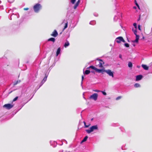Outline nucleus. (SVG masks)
I'll use <instances>...</instances> for the list:
<instances>
[{"label":"nucleus","mask_w":152,"mask_h":152,"mask_svg":"<svg viewBox=\"0 0 152 152\" xmlns=\"http://www.w3.org/2000/svg\"><path fill=\"white\" fill-rule=\"evenodd\" d=\"M119 57L120 58H121V59H122V56L120 54L119 55Z\"/></svg>","instance_id":"obj_47"},{"label":"nucleus","mask_w":152,"mask_h":152,"mask_svg":"<svg viewBox=\"0 0 152 152\" xmlns=\"http://www.w3.org/2000/svg\"><path fill=\"white\" fill-rule=\"evenodd\" d=\"M45 81L43 80H42L41 81V82L40 83V85L39 86V88H40L43 84L45 82Z\"/></svg>","instance_id":"obj_32"},{"label":"nucleus","mask_w":152,"mask_h":152,"mask_svg":"<svg viewBox=\"0 0 152 152\" xmlns=\"http://www.w3.org/2000/svg\"><path fill=\"white\" fill-rule=\"evenodd\" d=\"M19 17V15L18 13H17L15 14L13 13L11 16L10 20H12V18L14 19H16L18 18Z\"/></svg>","instance_id":"obj_6"},{"label":"nucleus","mask_w":152,"mask_h":152,"mask_svg":"<svg viewBox=\"0 0 152 152\" xmlns=\"http://www.w3.org/2000/svg\"><path fill=\"white\" fill-rule=\"evenodd\" d=\"M135 2H135V4L136 5V6L139 8V6L138 5V4H137L136 2V1L135 0Z\"/></svg>","instance_id":"obj_46"},{"label":"nucleus","mask_w":152,"mask_h":152,"mask_svg":"<svg viewBox=\"0 0 152 152\" xmlns=\"http://www.w3.org/2000/svg\"><path fill=\"white\" fill-rule=\"evenodd\" d=\"M26 103H24V104H22V107H23L24 105V104H26Z\"/></svg>","instance_id":"obj_54"},{"label":"nucleus","mask_w":152,"mask_h":152,"mask_svg":"<svg viewBox=\"0 0 152 152\" xmlns=\"http://www.w3.org/2000/svg\"><path fill=\"white\" fill-rule=\"evenodd\" d=\"M143 78V76L142 75H140L136 76V81H138L141 80Z\"/></svg>","instance_id":"obj_8"},{"label":"nucleus","mask_w":152,"mask_h":152,"mask_svg":"<svg viewBox=\"0 0 152 152\" xmlns=\"http://www.w3.org/2000/svg\"><path fill=\"white\" fill-rule=\"evenodd\" d=\"M64 141H65V142L66 143V144H67V142L65 140H63Z\"/></svg>","instance_id":"obj_52"},{"label":"nucleus","mask_w":152,"mask_h":152,"mask_svg":"<svg viewBox=\"0 0 152 152\" xmlns=\"http://www.w3.org/2000/svg\"><path fill=\"white\" fill-rule=\"evenodd\" d=\"M48 41H52L53 42H54L55 41V38L53 37H51L50 38L48 39Z\"/></svg>","instance_id":"obj_15"},{"label":"nucleus","mask_w":152,"mask_h":152,"mask_svg":"<svg viewBox=\"0 0 152 152\" xmlns=\"http://www.w3.org/2000/svg\"><path fill=\"white\" fill-rule=\"evenodd\" d=\"M134 86L135 88H139L140 87V85L138 83H136L134 85Z\"/></svg>","instance_id":"obj_17"},{"label":"nucleus","mask_w":152,"mask_h":152,"mask_svg":"<svg viewBox=\"0 0 152 152\" xmlns=\"http://www.w3.org/2000/svg\"><path fill=\"white\" fill-rule=\"evenodd\" d=\"M97 60H98L100 62H99L100 63H102V64H104V62L103 61V60L102 59H99L98 58H97L96 59Z\"/></svg>","instance_id":"obj_21"},{"label":"nucleus","mask_w":152,"mask_h":152,"mask_svg":"<svg viewBox=\"0 0 152 152\" xmlns=\"http://www.w3.org/2000/svg\"><path fill=\"white\" fill-rule=\"evenodd\" d=\"M42 8V6L39 3L36 4L33 7V9L36 13H38Z\"/></svg>","instance_id":"obj_1"},{"label":"nucleus","mask_w":152,"mask_h":152,"mask_svg":"<svg viewBox=\"0 0 152 152\" xmlns=\"http://www.w3.org/2000/svg\"><path fill=\"white\" fill-rule=\"evenodd\" d=\"M15 0H8V1L9 2L11 3L13 2Z\"/></svg>","instance_id":"obj_37"},{"label":"nucleus","mask_w":152,"mask_h":152,"mask_svg":"<svg viewBox=\"0 0 152 152\" xmlns=\"http://www.w3.org/2000/svg\"><path fill=\"white\" fill-rule=\"evenodd\" d=\"M134 8H136V7H134Z\"/></svg>","instance_id":"obj_59"},{"label":"nucleus","mask_w":152,"mask_h":152,"mask_svg":"<svg viewBox=\"0 0 152 152\" xmlns=\"http://www.w3.org/2000/svg\"><path fill=\"white\" fill-rule=\"evenodd\" d=\"M76 1V0H71V2L72 4H74Z\"/></svg>","instance_id":"obj_40"},{"label":"nucleus","mask_w":152,"mask_h":152,"mask_svg":"<svg viewBox=\"0 0 152 152\" xmlns=\"http://www.w3.org/2000/svg\"><path fill=\"white\" fill-rule=\"evenodd\" d=\"M12 91H10V92L9 93V94L11 93V92H12Z\"/></svg>","instance_id":"obj_57"},{"label":"nucleus","mask_w":152,"mask_h":152,"mask_svg":"<svg viewBox=\"0 0 152 152\" xmlns=\"http://www.w3.org/2000/svg\"><path fill=\"white\" fill-rule=\"evenodd\" d=\"M105 72L109 76H111L112 77H114V72H113L111 70H106V71H105Z\"/></svg>","instance_id":"obj_5"},{"label":"nucleus","mask_w":152,"mask_h":152,"mask_svg":"<svg viewBox=\"0 0 152 152\" xmlns=\"http://www.w3.org/2000/svg\"><path fill=\"white\" fill-rule=\"evenodd\" d=\"M103 64H102V63H100L99 62V64H98V66L100 68H103Z\"/></svg>","instance_id":"obj_27"},{"label":"nucleus","mask_w":152,"mask_h":152,"mask_svg":"<svg viewBox=\"0 0 152 152\" xmlns=\"http://www.w3.org/2000/svg\"><path fill=\"white\" fill-rule=\"evenodd\" d=\"M48 74H47V73L45 74V76L43 79L42 80L45 81H46L47 80V77L48 76Z\"/></svg>","instance_id":"obj_19"},{"label":"nucleus","mask_w":152,"mask_h":152,"mask_svg":"<svg viewBox=\"0 0 152 152\" xmlns=\"http://www.w3.org/2000/svg\"><path fill=\"white\" fill-rule=\"evenodd\" d=\"M45 81L43 80H42L41 81V82L40 83V85L39 86V88H40L43 84L45 82Z\"/></svg>","instance_id":"obj_31"},{"label":"nucleus","mask_w":152,"mask_h":152,"mask_svg":"<svg viewBox=\"0 0 152 152\" xmlns=\"http://www.w3.org/2000/svg\"><path fill=\"white\" fill-rule=\"evenodd\" d=\"M142 66L145 70H148V67L146 65L142 64Z\"/></svg>","instance_id":"obj_13"},{"label":"nucleus","mask_w":152,"mask_h":152,"mask_svg":"<svg viewBox=\"0 0 152 152\" xmlns=\"http://www.w3.org/2000/svg\"><path fill=\"white\" fill-rule=\"evenodd\" d=\"M18 96H16V97L13 100V101L14 102V101H16L17 99H18Z\"/></svg>","instance_id":"obj_39"},{"label":"nucleus","mask_w":152,"mask_h":152,"mask_svg":"<svg viewBox=\"0 0 152 152\" xmlns=\"http://www.w3.org/2000/svg\"><path fill=\"white\" fill-rule=\"evenodd\" d=\"M125 46L126 47L128 48L129 47V44L127 43H125L124 44Z\"/></svg>","instance_id":"obj_34"},{"label":"nucleus","mask_w":152,"mask_h":152,"mask_svg":"<svg viewBox=\"0 0 152 152\" xmlns=\"http://www.w3.org/2000/svg\"><path fill=\"white\" fill-rule=\"evenodd\" d=\"M88 138V137L87 136H86L83 140V141H84V142L86 141Z\"/></svg>","instance_id":"obj_26"},{"label":"nucleus","mask_w":152,"mask_h":152,"mask_svg":"<svg viewBox=\"0 0 152 152\" xmlns=\"http://www.w3.org/2000/svg\"><path fill=\"white\" fill-rule=\"evenodd\" d=\"M91 68L94 70H95L96 71V68L95 67V66H90L88 68Z\"/></svg>","instance_id":"obj_22"},{"label":"nucleus","mask_w":152,"mask_h":152,"mask_svg":"<svg viewBox=\"0 0 152 152\" xmlns=\"http://www.w3.org/2000/svg\"><path fill=\"white\" fill-rule=\"evenodd\" d=\"M100 92H102V94L104 95H107L106 93L104 91H101Z\"/></svg>","instance_id":"obj_36"},{"label":"nucleus","mask_w":152,"mask_h":152,"mask_svg":"<svg viewBox=\"0 0 152 152\" xmlns=\"http://www.w3.org/2000/svg\"><path fill=\"white\" fill-rule=\"evenodd\" d=\"M139 16H140V17H139V18L138 19V20H138V21H139V20H140V15H139Z\"/></svg>","instance_id":"obj_51"},{"label":"nucleus","mask_w":152,"mask_h":152,"mask_svg":"<svg viewBox=\"0 0 152 152\" xmlns=\"http://www.w3.org/2000/svg\"><path fill=\"white\" fill-rule=\"evenodd\" d=\"M84 79V76L83 75L82 76V82L81 83V86H82V84H83V81Z\"/></svg>","instance_id":"obj_41"},{"label":"nucleus","mask_w":152,"mask_h":152,"mask_svg":"<svg viewBox=\"0 0 152 152\" xmlns=\"http://www.w3.org/2000/svg\"><path fill=\"white\" fill-rule=\"evenodd\" d=\"M118 18V17L117 16H115L114 18L113 19L114 21H116Z\"/></svg>","instance_id":"obj_28"},{"label":"nucleus","mask_w":152,"mask_h":152,"mask_svg":"<svg viewBox=\"0 0 152 152\" xmlns=\"http://www.w3.org/2000/svg\"><path fill=\"white\" fill-rule=\"evenodd\" d=\"M94 15L95 17H97L98 16V14L96 13H94Z\"/></svg>","instance_id":"obj_42"},{"label":"nucleus","mask_w":152,"mask_h":152,"mask_svg":"<svg viewBox=\"0 0 152 152\" xmlns=\"http://www.w3.org/2000/svg\"><path fill=\"white\" fill-rule=\"evenodd\" d=\"M80 0H78L77 1V2H76V4H75V5L74 6V8L75 9H76L77 7L79 5L80 3Z\"/></svg>","instance_id":"obj_11"},{"label":"nucleus","mask_w":152,"mask_h":152,"mask_svg":"<svg viewBox=\"0 0 152 152\" xmlns=\"http://www.w3.org/2000/svg\"><path fill=\"white\" fill-rule=\"evenodd\" d=\"M137 29L135 28V29H134L133 28V29H132V31H133L135 35H137Z\"/></svg>","instance_id":"obj_23"},{"label":"nucleus","mask_w":152,"mask_h":152,"mask_svg":"<svg viewBox=\"0 0 152 152\" xmlns=\"http://www.w3.org/2000/svg\"><path fill=\"white\" fill-rule=\"evenodd\" d=\"M61 48H59L57 50L56 52V56H57L61 52Z\"/></svg>","instance_id":"obj_12"},{"label":"nucleus","mask_w":152,"mask_h":152,"mask_svg":"<svg viewBox=\"0 0 152 152\" xmlns=\"http://www.w3.org/2000/svg\"><path fill=\"white\" fill-rule=\"evenodd\" d=\"M84 142V141H83V140H82V141L81 142V143H82L83 142Z\"/></svg>","instance_id":"obj_55"},{"label":"nucleus","mask_w":152,"mask_h":152,"mask_svg":"<svg viewBox=\"0 0 152 152\" xmlns=\"http://www.w3.org/2000/svg\"><path fill=\"white\" fill-rule=\"evenodd\" d=\"M0 9H1V10L3 9V7L2 6L0 7Z\"/></svg>","instance_id":"obj_50"},{"label":"nucleus","mask_w":152,"mask_h":152,"mask_svg":"<svg viewBox=\"0 0 152 152\" xmlns=\"http://www.w3.org/2000/svg\"><path fill=\"white\" fill-rule=\"evenodd\" d=\"M105 71H106V70L104 69V68L102 69V70L100 73L103 74L104 72H105Z\"/></svg>","instance_id":"obj_30"},{"label":"nucleus","mask_w":152,"mask_h":152,"mask_svg":"<svg viewBox=\"0 0 152 152\" xmlns=\"http://www.w3.org/2000/svg\"><path fill=\"white\" fill-rule=\"evenodd\" d=\"M98 129V127L97 125H94L90 127V129H86V131L88 133L90 134L93 132L94 130H97Z\"/></svg>","instance_id":"obj_2"},{"label":"nucleus","mask_w":152,"mask_h":152,"mask_svg":"<svg viewBox=\"0 0 152 152\" xmlns=\"http://www.w3.org/2000/svg\"><path fill=\"white\" fill-rule=\"evenodd\" d=\"M21 82L20 81V80H18L16 82H15L14 84H13V85L14 86H15L18 83H20V82Z\"/></svg>","instance_id":"obj_24"},{"label":"nucleus","mask_w":152,"mask_h":152,"mask_svg":"<svg viewBox=\"0 0 152 152\" xmlns=\"http://www.w3.org/2000/svg\"><path fill=\"white\" fill-rule=\"evenodd\" d=\"M115 40L118 43H120L121 41H122L124 42H125L123 38L121 37H117L116 38Z\"/></svg>","instance_id":"obj_4"},{"label":"nucleus","mask_w":152,"mask_h":152,"mask_svg":"<svg viewBox=\"0 0 152 152\" xmlns=\"http://www.w3.org/2000/svg\"><path fill=\"white\" fill-rule=\"evenodd\" d=\"M55 142L54 141H50V143L51 145H53V144H55Z\"/></svg>","instance_id":"obj_33"},{"label":"nucleus","mask_w":152,"mask_h":152,"mask_svg":"<svg viewBox=\"0 0 152 152\" xmlns=\"http://www.w3.org/2000/svg\"><path fill=\"white\" fill-rule=\"evenodd\" d=\"M69 45V41H66V42L65 43L64 45V47L65 48H66Z\"/></svg>","instance_id":"obj_14"},{"label":"nucleus","mask_w":152,"mask_h":152,"mask_svg":"<svg viewBox=\"0 0 152 152\" xmlns=\"http://www.w3.org/2000/svg\"><path fill=\"white\" fill-rule=\"evenodd\" d=\"M96 21L95 20H93L90 22L89 24L91 25H94L96 24Z\"/></svg>","instance_id":"obj_18"},{"label":"nucleus","mask_w":152,"mask_h":152,"mask_svg":"<svg viewBox=\"0 0 152 152\" xmlns=\"http://www.w3.org/2000/svg\"><path fill=\"white\" fill-rule=\"evenodd\" d=\"M88 126H89V125H85V127L86 128H87V127H88Z\"/></svg>","instance_id":"obj_49"},{"label":"nucleus","mask_w":152,"mask_h":152,"mask_svg":"<svg viewBox=\"0 0 152 152\" xmlns=\"http://www.w3.org/2000/svg\"><path fill=\"white\" fill-rule=\"evenodd\" d=\"M133 26H134L135 28L137 29V24L136 23H133Z\"/></svg>","instance_id":"obj_35"},{"label":"nucleus","mask_w":152,"mask_h":152,"mask_svg":"<svg viewBox=\"0 0 152 152\" xmlns=\"http://www.w3.org/2000/svg\"><path fill=\"white\" fill-rule=\"evenodd\" d=\"M138 29L139 30H141L140 25H138Z\"/></svg>","instance_id":"obj_44"},{"label":"nucleus","mask_w":152,"mask_h":152,"mask_svg":"<svg viewBox=\"0 0 152 152\" xmlns=\"http://www.w3.org/2000/svg\"><path fill=\"white\" fill-rule=\"evenodd\" d=\"M63 142H62V143H61V145H63Z\"/></svg>","instance_id":"obj_58"},{"label":"nucleus","mask_w":152,"mask_h":152,"mask_svg":"<svg viewBox=\"0 0 152 152\" xmlns=\"http://www.w3.org/2000/svg\"><path fill=\"white\" fill-rule=\"evenodd\" d=\"M58 35V33L56 30H55L51 35L54 37H56Z\"/></svg>","instance_id":"obj_9"},{"label":"nucleus","mask_w":152,"mask_h":152,"mask_svg":"<svg viewBox=\"0 0 152 152\" xmlns=\"http://www.w3.org/2000/svg\"><path fill=\"white\" fill-rule=\"evenodd\" d=\"M70 152V151H69V152Z\"/></svg>","instance_id":"obj_62"},{"label":"nucleus","mask_w":152,"mask_h":152,"mask_svg":"<svg viewBox=\"0 0 152 152\" xmlns=\"http://www.w3.org/2000/svg\"><path fill=\"white\" fill-rule=\"evenodd\" d=\"M28 10V8H26L24 9V10Z\"/></svg>","instance_id":"obj_48"},{"label":"nucleus","mask_w":152,"mask_h":152,"mask_svg":"<svg viewBox=\"0 0 152 152\" xmlns=\"http://www.w3.org/2000/svg\"><path fill=\"white\" fill-rule=\"evenodd\" d=\"M55 64H56V63L55 62H54V63L53 64H52V66L50 67V68L51 67H53L54 66H55Z\"/></svg>","instance_id":"obj_45"},{"label":"nucleus","mask_w":152,"mask_h":152,"mask_svg":"<svg viewBox=\"0 0 152 152\" xmlns=\"http://www.w3.org/2000/svg\"><path fill=\"white\" fill-rule=\"evenodd\" d=\"M91 72H92V71H91Z\"/></svg>","instance_id":"obj_61"},{"label":"nucleus","mask_w":152,"mask_h":152,"mask_svg":"<svg viewBox=\"0 0 152 152\" xmlns=\"http://www.w3.org/2000/svg\"><path fill=\"white\" fill-rule=\"evenodd\" d=\"M90 72V71L88 70H86L85 72H83L84 74L86 75H88L89 74Z\"/></svg>","instance_id":"obj_16"},{"label":"nucleus","mask_w":152,"mask_h":152,"mask_svg":"<svg viewBox=\"0 0 152 152\" xmlns=\"http://www.w3.org/2000/svg\"><path fill=\"white\" fill-rule=\"evenodd\" d=\"M83 123H84V125H85H85H86V123L85 122V121H84V122H83Z\"/></svg>","instance_id":"obj_53"},{"label":"nucleus","mask_w":152,"mask_h":152,"mask_svg":"<svg viewBox=\"0 0 152 152\" xmlns=\"http://www.w3.org/2000/svg\"><path fill=\"white\" fill-rule=\"evenodd\" d=\"M102 70V69H99L96 68V71L98 73H100Z\"/></svg>","instance_id":"obj_29"},{"label":"nucleus","mask_w":152,"mask_h":152,"mask_svg":"<svg viewBox=\"0 0 152 152\" xmlns=\"http://www.w3.org/2000/svg\"><path fill=\"white\" fill-rule=\"evenodd\" d=\"M93 120V118L91 119V120Z\"/></svg>","instance_id":"obj_60"},{"label":"nucleus","mask_w":152,"mask_h":152,"mask_svg":"<svg viewBox=\"0 0 152 152\" xmlns=\"http://www.w3.org/2000/svg\"><path fill=\"white\" fill-rule=\"evenodd\" d=\"M136 39L134 40L133 41V42L137 43L138 42V40L139 39V36L138 35H136Z\"/></svg>","instance_id":"obj_10"},{"label":"nucleus","mask_w":152,"mask_h":152,"mask_svg":"<svg viewBox=\"0 0 152 152\" xmlns=\"http://www.w3.org/2000/svg\"><path fill=\"white\" fill-rule=\"evenodd\" d=\"M98 95L97 93H94L91 95L89 97L90 99H94L95 101H96L98 98Z\"/></svg>","instance_id":"obj_3"},{"label":"nucleus","mask_w":152,"mask_h":152,"mask_svg":"<svg viewBox=\"0 0 152 152\" xmlns=\"http://www.w3.org/2000/svg\"><path fill=\"white\" fill-rule=\"evenodd\" d=\"M93 91H94L95 92H99L101 91H100V90H94Z\"/></svg>","instance_id":"obj_43"},{"label":"nucleus","mask_w":152,"mask_h":152,"mask_svg":"<svg viewBox=\"0 0 152 152\" xmlns=\"http://www.w3.org/2000/svg\"><path fill=\"white\" fill-rule=\"evenodd\" d=\"M63 152V150L60 151H59V152Z\"/></svg>","instance_id":"obj_56"},{"label":"nucleus","mask_w":152,"mask_h":152,"mask_svg":"<svg viewBox=\"0 0 152 152\" xmlns=\"http://www.w3.org/2000/svg\"><path fill=\"white\" fill-rule=\"evenodd\" d=\"M13 106V105L10 104H6L4 105L3 107L6 108L7 109L9 110L12 108Z\"/></svg>","instance_id":"obj_7"},{"label":"nucleus","mask_w":152,"mask_h":152,"mask_svg":"<svg viewBox=\"0 0 152 152\" xmlns=\"http://www.w3.org/2000/svg\"><path fill=\"white\" fill-rule=\"evenodd\" d=\"M67 26H68V22H67L66 23H65L64 27L63 29V30L64 31L65 29L67 27Z\"/></svg>","instance_id":"obj_25"},{"label":"nucleus","mask_w":152,"mask_h":152,"mask_svg":"<svg viewBox=\"0 0 152 152\" xmlns=\"http://www.w3.org/2000/svg\"><path fill=\"white\" fill-rule=\"evenodd\" d=\"M121 98V96H119L116 98V100H118Z\"/></svg>","instance_id":"obj_38"},{"label":"nucleus","mask_w":152,"mask_h":152,"mask_svg":"<svg viewBox=\"0 0 152 152\" xmlns=\"http://www.w3.org/2000/svg\"><path fill=\"white\" fill-rule=\"evenodd\" d=\"M128 66L129 68H132V64L131 62H129L128 64Z\"/></svg>","instance_id":"obj_20"}]
</instances>
